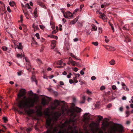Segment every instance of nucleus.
I'll return each instance as SVG.
<instances>
[{
  "instance_id": "nucleus-26",
  "label": "nucleus",
  "mask_w": 133,
  "mask_h": 133,
  "mask_svg": "<svg viewBox=\"0 0 133 133\" xmlns=\"http://www.w3.org/2000/svg\"><path fill=\"white\" fill-rule=\"evenodd\" d=\"M3 120L4 122H6L7 121H8L7 118L6 117H4L3 118Z\"/></svg>"
},
{
  "instance_id": "nucleus-62",
  "label": "nucleus",
  "mask_w": 133,
  "mask_h": 133,
  "mask_svg": "<svg viewBox=\"0 0 133 133\" xmlns=\"http://www.w3.org/2000/svg\"><path fill=\"white\" fill-rule=\"evenodd\" d=\"M63 13L64 14V16L66 18H68V17L67 16V15H65L64 12H63Z\"/></svg>"
},
{
  "instance_id": "nucleus-63",
  "label": "nucleus",
  "mask_w": 133,
  "mask_h": 133,
  "mask_svg": "<svg viewBox=\"0 0 133 133\" xmlns=\"http://www.w3.org/2000/svg\"><path fill=\"white\" fill-rule=\"evenodd\" d=\"M54 38L56 40H57L58 39V37L57 36H54Z\"/></svg>"
},
{
  "instance_id": "nucleus-49",
  "label": "nucleus",
  "mask_w": 133,
  "mask_h": 133,
  "mask_svg": "<svg viewBox=\"0 0 133 133\" xmlns=\"http://www.w3.org/2000/svg\"><path fill=\"white\" fill-rule=\"evenodd\" d=\"M58 31V30H54L52 32V34H55Z\"/></svg>"
},
{
  "instance_id": "nucleus-6",
  "label": "nucleus",
  "mask_w": 133,
  "mask_h": 133,
  "mask_svg": "<svg viewBox=\"0 0 133 133\" xmlns=\"http://www.w3.org/2000/svg\"><path fill=\"white\" fill-rule=\"evenodd\" d=\"M59 104V103L58 100H55L54 101L53 104L51 106V109H55Z\"/></svg>"
},
{
  "instance_id": "nucleus-1",
  "label": "nucleus",
  "mask_w": 133,
  "mask_h": 133,
  "mask_svg": "<svg viewBox=\"0 0 133 133\" xmlns=\"http://www.w3.org/2000/svg\"><path fill=\"white\" fill-rule=\"evenodd\" d=\"M45 115L48 117V118L46 121V127L47 128H48L45 133H55L57 132L59 129L58 127H55L53 128L52 125H51V122L52 120L57 121L58 118L61 116L62 112H60L59 111L55 112L54 116L51 117L49 115V111H47L44 112Z\"/></svg>"
},
{
  "instance_id": "nucleus-3",
  "label": "nucleus",
  "mask_w": 133,
  "mask_h": 133,
  "mask_svg": "<svg viewBox=\"0 0 133 133\" xmlns=\"http://www.w3.org/2000/svg\"><path fill=\"white\" fill-rule=\"evenodd\" d=\"M62 114H63L64 112L66 111V113L68 114L69 113H70V118L69 120L66 121L62 125V127H63L65 126V124L66 123L69 124L70 122H74L76 119V115L75 113L79 112L81 111V109L78 107H76L74 108H71L70 109H67L66 107L64 105L63 106L61 107Z\"/></svg>"
},
{
  "instance_id": "nucleus-31",
  "label": "nucleus",
  "mask_w": 133,
  "mask_h": 133,
  "mask_svg": "<svg viewBox=\"0 0 133 133\" xmlns=\"http://www.w3.org/2000/svg\"><path fill=\"white\" fill-rule=\"evenodd\" d=\"M9 4L10 6H13L15 5V3L13 2H9Z\"/></svg>"
},
{
  "instance_id": "nucleus-55",
  "label": "nucleus",
  "mask_w": 133,
  "mask_h": 133,
  "mask_svg": "<svg viewBox=\"0 0 133 133\" xmlns=\"http://www.w3.org/2000/svg\"><path fill=\"white\" fill-rule=\"evenodd\" d=\"M21 22H22L23 21V16L22 15L20 16Z\"/></svg>"
},
{
  "instance_id": "nucleus-44",
  "label": "nucleus",
  "mask_w": 133,
  "mask_h": 133,
  "mask_svg": "<svg viewBox=\"0 0 133 133\" xmlns=\"http://www.w3.org/2000/svg\"><path fill=\"white\" fill-rule=\"evenodd\" d=\"M112 106V104L111 103H109L107 106V107L108 108H110Z\"/></svg>"
},
{
  "instance_id": "nucleus-28",
  "label": "nucleus",
  "mask_w": 133,
  "mask_h": 133,
  "mask_svg": "<svg viewBox=\"0 0 133 133\" xmlns=\"http://www.w3.org/2000/svg\"><path fill=\"white\" fill-rule=\"evenodd\" d=\"M110 50L111 51H114L115 50V49L114 48L110 46L109 48Z\"/></svg>"
},
{
  "instance_id": "nucleus-37",
  "label": "nucleus",
  "mask_w": 133,
  "mask_h": 133,
  "mask_svg": "<svg viewBox=\"0 0 133 133\" xmlns=\"http://www.w3.org/2000/svg\"><path fill=\"white\" fill-rule=\"evenodd\" d=\"M37 8H36L34 12V15H35V16H36V15L37 14Z\"/></svg>"
},
{
  "instance_id": "nucleus-38",
  "label": "nucleus",
  "mask_w": 133,
  "mask_h": 133,
  "mask_svg": "<svg viewBox=\"0 0 133 133\" xmlns=\"http://www.w3.org/2000/svg\"><path fill=\"white\" fill-rule=\"evenodd\" d=\"M7 10L10 13L11 12V10L10 9V7L9 6H8L7 8Z\"/></svg>"
},
{
  "instance_id": "nucleus-12",
  "label": "nucleus",
  "mask_w": 133,
  "mask_h": 133,
  "mask_svg": "<svg viewBox=\"0 0 133 133\" xmlns=\"http://www.w3.org/2000/svg\"><path fill=\"white\" fill-rule=\"evenodd\" d=\"M121 84L123 87V88L124 90L128 91H129V89L123 82H122Z\"/></svg>"
},
{
  "instance_id": "nucleus-11",
  "label": "nucleus",
  "mask_w": 133,
  "mask_h": 133,
  "mask_svg": "<svg viewBox=\"0 0 133 133\" xmlns=\"http://www.w3.org/2000/svg\"><path fill=\"white\" fill-rule=\"evenodd\" d=\"M109 125V123L107 122H103L102 124V125L103 126L102 128L104 129H105L106 127L108 126Z\"/></svg>"
},
{
  "instance_id": "nucleus-16",
  "label": "nucleus",
  "mask_w": 133,
  "mask_h": 133,
  "mask_svg": "<svg viewBox=\"0 0 133 133\" xmlns=\"http://www.w3.org/2000/svg\"><path fill=\"white\" fill-rule=\"evenodd\" d=\"M36 112L37 115L41 117L42 116V113L41 110H37L36 111Z\"/></svg>"
},
{
  "instance_id": "nucleus-10",
  "label": "nucleus",
  "mask_w": 133,
  "mask_h": 133,
  "mask_svg": "<svg viewBox=\"0 0 133 133\" xmlns=\"http://www.w3.org/2000/svg\"><path fill=\"white\" fill-rule=\"evenodd\" d=\"M56 41L55 40H53L52 41L51 48V49H54L56 47Z\"/></svg>"
},
{
  "instance_id": "nucleus-2",
  "label": "nucleus",
  "mask_w": 133,
  "mask_h": 133,
  "mask_svg": "<svg viewBox=\"0 0 133 133\" xmlns=\"http://www.w3.org/2000/svg\"><path fill=\"white\" fill-rule=\"evenodd\" d=\"M35 102V99L30 98H27L24 96L23 99L20 101L18 102L17 106L20 109H24L28 115H30L34 113V110L32 109L26 110V109L33 107Z\"/></svg>"
},
{
  "instance_id": "nucleus-59",
  "label": "nucleus",
  "mask_w": 133,
  "mask_h": 133,
  "mask_svg": "<svg viewBox=\"0 0 133 133\" xmlns=\"http://www.w3.org/2000/svg\"><path fill=\"white\" fill-rule=\"evenodd\" d=\"M79 10V9H76L74 11V12H73V14H74L75 12H77Z\"/></svg>"
},
{
  "instance_id": "nucleus-24",
  "label": "nucleus",
  "mask_w": 133,
  "mask_h": 133,
  "mask_svg": "<svg viewBox=\"0 0 133 133\" xmlns=\"http://www.w3.org/2000/svg\"><path fill=\"white\" fill-rule=\"evenodd\" d=\"M32 27L34 29H38V26L37 25H36L34 24H33L32 25Z\"/></svg>"
},
{
  "instance_id": "nucleus-39",
  "label": "nucleus",
  "mask_w": 133,
  "mask_h": 133,
  "mask_svg": "<svg viewBox=\"0 0 133 133\" xmlns=\"http://www.w3.org/2000/svg\"><path fill=\"white\" fill-rule=\"evenodd\" d=\"M109 25L111 26L112 29L113 31L114 30V28L113 26V25L112 24H111L110 22L109 23Z\"/></svg>"
},
{
  "instance_id": "nucleus-48",
  "label": "nucleus",
  "mask_w": 133,
  "mask_h": 133,
  "mask_svg": "<svg viewBox=\"0 0 133 133\" xmlns=\"http://www.w3.org/2000/svg\"><path fill=\"white\" fill-rule=\"evenodd\" d=\"M69 82L70 84H72L74 83V81L70 79L69 80Z\"/></svg>"
},
{
  "instance_id": "nucleus-43",
  "label": "nucleus",
  "mask_w": 133,
  "mask_h": 133,
  "mask_svg": "<svg viewBox=\"0 0 133 133\" xmlns=\"http://www.w3.org/2000/svg\"><path fill=\"white\" fill-rule=\"evenodd\" d=\"M72 75V74L71 73H70L69 74L67 75V77L68 78H70L71 77V76Z\"/></svg>"
},
{
  "instance_id": "nucleus-21",
  "label": "nucleus",
  "mask_w": 133,
  "mask_h": 133,
  "mask_svg": "<svg viewBox=\"0 0 133 133\" xmlns=\"http://www.w3.org/2000/svg\"><path fill=\"white\" fill-rule=\"evenodd\" d=\"M17 48L18 49H22V44L21 43H19V45L18 46Z\"/></svg>"
},
{
  "instance_id": "nucleus-23",
  "label": "nucleus",
  "mask_w": 133,
  "mask_h": 133,
  "mask_svg": "<svg viewBox=\"0 0 133 133\" xmlns=\"http://www.w3.org/2000/svg\"><path fill=\"white\" fill-rule=\"evenodd\" d=\"M125 114L126 115V117H128L129 115H130V112L129 111L127 110L125 112Z\"/></svg>"
},
{
  "instance_id": "nucleus-9",
  "label": "nucleus",
  "mask_w": 133,
  "mask_h": 133,
  "mask_svg": "<svg viewBox=\"0 0 133 133\" xmlns=\"http://www.w3.org/2000/svg\"><path fill=\"white\" fill-rule=\"evenodd\" d=\"M99 14L100 15L99 17L102 18L105 21H106L107 20V17L105 15L104 13H102L100 12H99Z\"/></svg>"
},
{
  "instance_id": "nucleus-61",
  "label": "nucleus",
  "mask_w": 133,
  "mask_h": 133,
  "mask_svg": "<svg viewBox=\"0 0 133 133\" xmlns=\"http://www.w3.org/2000/svg\"><path fill=\"white\" fill-rule=\"evenodd\" d=\"M119 109L120 111H122L123 110V108L122 107H120L119 108Z\"/></svg>"
},
{
  "instance_id": "nucleus-32",
  "label": "nucleus",
  "mask_w": 133,
  "mask_h": 133,
  "mask_svg": "<svg viewBox=\"0 0 133 133\" xmlns=\"http://www.w3.org/2000/svg\"><path fill=\"white\" fill-rule=\"evenodd\" d=\"M92 44L95 46H97L98 45V43L97 42H92Z\"/></svg>"
},
{
  "instance_id": "nucleus-64",
  "label": "nucleus",
  "mask_w": 133,
  "mask_h": 133,
  "mask_svg": "<svg viewBox=\"0 0 133 133\" xmlns=\"http://www.w3.org/2000/svg\"><path fill=\"white\" fill-rule=\"evenodd\" d=\"M87 92L88 94L91 93V92L90 91H89V90H87Z\"/></svg>"
},
{
  "instance_id": "nucleus-15",
  "label": "nucleus",
  "mask_w": 133,
  "mask_h": 133,
  "mask_svg": "<svg viewBox=\"0 0 133 133\" xmlns=\"http://www.w3.org/2000/svg\"><path fill=\"white\" fill-rule=\"evenodd\" d=\"M66 15H67V16L68 17H70L71 18L73 17V15L71 13L70 11H68L66 12Z\"/></svg>"
},
{
  "instance_id": "nucleus-54",
  "label": "nucleus",
  "mask_w": 133,
  "mask_h": 133,
  "mask_svg": "<svg viewBox=\"0 0 133 133\" xmlns=\"http://www.w3.org/2000/svg\"><path fill=\"white\" fill-rule=\"evenodd\" d=\"M123 100H125L126 99V97L125 96H123L122 98Z\"/></svg>"
},
{
  "instance_id": "nucleus-13",
  "label": "nucleus",
  "mask_w": 133,
  "mask_h": 133,
  "mask_svg": "<svg viewBox=\"0 0 133 133\" xmlns=\"http://www.w3.org/2000/svg\"><path fill=\"white\" fill-rule=\"evenodd\" d=\"M26 68L29 71H30L31 68V64L29 63H28L26 64Z\"/></svg>"
},
{
  "instance_id": "nucleus-45",
  "label": "nucleus",
  "mask_w": 133,
  "mask_h": 133,
  "mask_svg": "<svg viewBox=\"0 0 133 133\" xmlns=\"http://www.w3.org/2000/svg\"><path fill=\"white\" fill-rule=\"evenodd\" d=\"M70 55L72 57L74 58L75 57V56L72 53H70Z\"/></svg>"
},
{
  "instance_id": "nucleus-53",
  "label": "nucleus",
  "mask_w": 133,
  "mask_h": 133,
  "mask_svg": "<svg viewBox=\"0 0 133 133\" xmlns=\"http://www.w3.org/2000/svg\"><path fill=\"white\" fill-rule=\"evenodd\" d=\"M59 83H60V85H64V84L63 82L62 81L60 82Z\"/></svg>"
},
{
  "instance_id": "nucleus-41",
  "label": "nucleus",
  "mask_w": 133,
  "mask_h": 133,
  "mask_svg": "<svg viewBox=\"0 0 133 133\" xmlns=\"http://www.w3.org/2000/svg\"><path fill=\"white\" fill-rule=\"evenodd\" d=\"M96 79V77L95 76H93L91 77V79L92 80H95Z\"/></svg>"
},
{
  "instance_id": "nucleus-36",
  "label": "nucleus",
  "mask_w": 133,
  "mask_h": 133,
  "mask_svg": "<svg viewBox=\"0 0 133 133\" xmlns=\"http://www.w3.org/2000/svg\"><path fill=\"white\" fill-rule=\"evenodd\" d=\"M35 36L37 37L38 39H39L40 37L39 34L38 33H37L35 35Z\"/></svg>"
},
{
  "instance_id": "nucleus-50",
  "label": "nucleus",
  "mask_w": 133,
  "mask_h": 133,
  "mask_svg": "<svg viewBox=\"0 0 133 133\" xmlns=\"http://www.w3.org/2000/svg\"><path fill=\"white\" fill-rule=\"evenodd\" d=\"M54 36L52 35H48V37H50L51 38H54Z\"/></svg>"
},
{
  "instance_id": "nucleus-58",
  "label": "nucleus",
  "mask_w": 133,
  "mask_h": 133,
  "mask_svg": "<svg viewBox=\"0 0 133 133\" xmlns=\"http://www.w3.org/2000/svg\"><path fill=\"white\" fill-rule=\"evenodd\" d=\"M39 26L40 27V28L41 29H43L44 27V26L43 25H40Z\"/></svg>"
},
{
  "instance_id": "nucleus-40",
  "label": "nucleus",
  "mask_w": 133,
  "mask_h": 133,
  "mask_svg": "<svg viewBox=\"0 0 133 133\" xmlns=\"http://www.w3.org/2000/svg\"><path fill=\"white\" fill-rule=\"evenodd\" d=\"M37 62L39 64H40L42 63L40 59H38L37 60Z\"/></svg>"
},
{
  "instance_id": "nucleus-18",
  "label": "nucleus",
  "mask_w": 133,
  "mask_h": 133,
  "mask_svg": "<svg viewBox=\"0 0 133 133\" xmlns=\"http://www.w3.org/2000/svg\"><path fill=\"white\" fill-rule=\"evenodd\" d=\"M109 63L111 65H114L115 64V61L114 59H112L109 62Z\"/></svg>"
},
{
  "instance_id": "nucleus-60",
  "label": "nucleus",
  "mask_w": 133,
  "mask_h": 133,
  "mask_svg": "<svg viewBox=\"0 0 133 133\" xmlns=\"http://www.w3.org/2000/svg\"><path fill=\"white\" fill-rule=\"evenodd\" d=\"M74 82L75 83H77L78 81L77 80V79H74Z\"/></svg>"
},
{
  "instance_id": "nucleus-52",
  "label": "nucleus",
  "mask_w": 133,
  "mask_h": 133,
  "mask_svg": "<svg viewBox=\"0 0 133 133\" xmlns=\"http://www.w3.org/2000/svg\"><path fill=\"white\" fill-rule=\"evenodd\" d=\"M80 73L82 75H83L84 74V72L83 70H81V71L80 72Z\"/></svg>"
},
{
  "instance_id": "nucleus-47",
  "label": "nucleus",
  "mask_w": 133,
  "mask_h": 133,
  "mask_svg": "<svg viewBox=\"0 0 133 133\" xmlns=\"http://www.w3.org/2000/svg\"><path fill=\"white\" fill-rule=\"evenodd\" d=\"M84 5H81L80 6V11H81L82 9V8L83 7Z\"/></svg>"
},
{
  "instance_id": "nucleus-42",
  "label": "nucleus",
  "mask_w": 133,
  "mask_h": 133,
  "mask_svg": "<svg viewBox=\"0 0 133 133\" xmlns=\"http://www.w3.org/2000/svg\"><path fill=\"white\" fill-rule=\"evenodd\" d=\"M112 88L113 90H115L116 89V87L115 85H113L112 86Z\"/></svg>"
},
{
  "instance_id": "nucleus-5",
  "label": "nucleus",
  "mask_w": 133,
  "mask_h": 133,
  "mask_svg": "<svg viewBox=\"0 0 133 133\" xmlns=\"http://www.w3.org/2000/svg\"><path fill=\"white\" fill-rule=\"evenodd\" d=\"M90 117L89 113H85L83 115V121L87 124L88 123L90 119Z\"/></svg>"
},
{
  "instance_id": "nucleus-27",
  "label": "nucleus",
  "mask_w": 133,
  "mask_h": 133,
  "mask_svg": "<svg viewBox=\"0 0 133 133\" xmlns=\"http://www.w3.org/2000/svg\"><path fill=\"white\" fill-rule=\"evenodd\" d=\"M32 130L31 128H27L26 130V131L28 133H29Z\"/></svg>"
},
{
  "instance_id": "nucleus-14",
  "label": "nucleus",
  "mask_w": 133,
  "mask_h": 133,
  "mask_svg": "<svg viewBox=\"0 0 133 133\" xmlns=\"http://www.w3.org/2000/svg\"><path fill=\"white\" fill-rule=\"evenodd\" d=\"M78 18H76L73 20L71 21L70 22V24H74L78 21Z\"/></svg>"
},
{
  "instance_id": "nucleus-22",
  "label": "nucleus",
  "mask_w": 133,
  "mask_h": 133,
  "mask_svg": "<svg viewBox=\"0 0 133 133\" xmlns=\"http://www.w3.org/2000/svg\"><path fill=\"white\" fill-rule=\"evenodd\" d=\"M16 56L18 58H21L23 57V55L22 54H18Z\"/></svg>"
},
{
  "instance_id": "nucleus-30",
  "label": "nucleus",
  "mask_w": 133,
  "mask_h": 133,
  "mask_svg": "<svg viewBox=\"0 0 133 133\" xmlns=\"http://www.w3.org/2000/svg\"><path fill=\"white\" fill-rule=\"evenodd\" d=\"M97 116L99 118L98 120L99 121H101L103 118V117L100 115H98Z\"/></svg>"
},
{
  "instance_id": "nucleus-51",
  "label": "nucleus",
  "mask_w": 133,
  "mask_h": 133,
  "mask_svg": "<svg viewBox=\"0 0 133 133\" xmlns=\"http://www.w3.org/2000/svg\"><path fill=\"white\" fill-rule=\"evenodd\" d=\"M74 42H77L78 40V38H76L73 39Z\"/></svg>"
},
{
  "instance_id": "nucleus-56",
  "label": "nucleus",
  "mask_w": 133,
  "mask_h": 133,
  "mask_svg": "<svg viewBox=\"0 0 133 133\" xmlns=\"http://www.w3.org/2000/svg\"><path fill=\"white\" fill-rule=\"evenodd\" d=\"M54 51H55L56 52H57V53H58L59 54H60V53L59 52H58V50L57 49H55L54 50Z\"/></svg>"
},
{
  "instance_id": "nucleus-33",
  "label": "nucleus",
  "mask_w": 133,
  "mask_h": 133,
  "mask_svg": "<svg viewBox=\"0 0 133 133\" xmlns=\"http://www.w3.org/2000/svg\"><path fill=\"white\" fill-rule=\"evenodd\" d=\"M25 7H26L28 9H30L31 8V7L30 6L29 4L28 3H27L25 5Z\"/></svg>"
},
{
  "instance_id": "nucleus-20",
  "label": "nucleus",
  "mask_w": 133,
  "mask_h": 133,
  "mask_svg": "<svg viewBox=\"0 0 133 133\" xmlns=\"http://www.w3.org/2000/svg\"><path fill=\"white\" fill-rule=\"evenodd\" d=\"M70 63L73 66H75L76 65V64L77 63V62L73 61H71L70 62Z\"/></svg>"
},
{
  "instance_id": "nucleus-8",
  "label": "nucleus",
  "mask_w": 133,
  "mask_h": 133,
  "mask_svg": "<svg viewBox=\"0 0 133 133\" xmlns=\"http://www.w3.org/2000/svg\"><path fill=\"white\" fill-rule=\"evenodd\" d=\"M50 98H49L48 99V102L46 100L45 98H43L42 100V104L43 105H48L49 102L50 100Z\"/></svg>"
},
{
  "instance_id": "nucleus-17",
  "label": "nucleus",
  "mask_w": 133,
  "mask_h": 133,
  "mask_svg": "<svg viewBox=\"0 0 133 133\" xmlns=\"http://www.w3.org/2000/svg\"><path fill=\"white\" fill-rule=\"evenodd\" d=\"M92 28L91 29L92 31H96L97 30V27L94 24L92 25Z\"/></svg>"
},
{
  "instance_id": "nucleus-25",
  "label": "nucleus",
  "mask_w": 133,
  "mask_h": 133,
  "mask_svg": "<svg viewBox=\"0 0 133 133\" xmlns=\"http://www.w3.org/2000/svg\"><path fill=\"white\" fill-rule=\"evenodd\" d=\"M2 48L3 51H6L8 49L5 46L2 47Z\"/></svg>"
},
{
  "instance_id": "nucleus-19",
  "label": "nucleus",
  "mask_w": 133,
  "mask_h": 133,
  "mask_svg": "<svg viewBox=\"0 0 133 133\" xmlns=\"http://www.w3.org/2000/svg\"><path fill=\"white\" fill-rule=\"evenodd\" d=\"M31 80L32 82L35 81L36 82V84H37V80L36 79L34 76H33L31 78Z\"/></svg>"
},
{
  "instance_id": "nucleus-57",
  "label": "nucleus",
  "mask_w": 133,
  "mask_h": 133,
  "mask_svg": "<svg viewBox=\"0 0 133 133\" xmlns=\"http://www.w3.org/2000/svg\"><path fill=\"white\" fill-rule=\"evenodd\" d=\"M67 72L65 71H64V72L62 74L63 75H66L67 74Z\"/></svg>"
},
{
  "instance_id": "nucleus-7",
  "label": "nucleus",
  "mask_w": 133,
  "mask_h": 133,
  "mask_svg": "<svg viewBox=\"0 0 133 133\" xmlns=\"http://www.w3.org/2000/svg\"><path fill=\"white\" fill-rule=\"evenodd\" d=\"M26 90L25 89H22L20 90V93L18 95V98H20L25 95Z\"/></svg>"
},
{
  "instance_id": "nucleus-34",
  "label": "nucleus",
  "mask_w": 133,
  "mask_h": 133,
  "mask_svg": "<svg viewBox=\"0 0 133 133\" xmlns=\"http://www.w3.org/2000/svg\"><path fill=\"white\" fill-rule=\"evenodd\" d=\"M104 38H105V42L106 43H108L109 41V40L108 39L107 37V36H105L104 37Z\"/></svg>"
},
{
  "instance_id": "nucleus-35",
  "label": "nucleus",
  "mask_w": 133,
  "mask_h": 133,
  "mask_svg": "<svg viewBox=\"0 0 133 133\" xmlns=\"http://www.w3.org/2000/svg\"><path fill=\"white\" fill-rule=\"evenodd\" d=\"M105 89V87L104 86H102L100 88V89L101 90H104Z\"/></svg>"
},
{
  "instance_id": "nucleus-29",
  "label": "nucleus",
  "mask_w": 133,
  "mask_h": 133,
  "mask_svg": "<svg viewBox=\"0 0 133 133\" xmlns=\"http://www.w3.org/2000/svg\"><path fill=\"white\" fill-rule=\"evenodd\" d=\"M99 32V33H102V29L101 28L99 27L98 28Z\"/></svg>"
},
{
  "instance_id": "nucleus-4",
  "label": "nucleus",
  "mask_w": 133,
  "mask_h": 133,
  "mask_svg": "<svg viewBox=\"0 0 133 133\" xmlns=\"http://www.w3.org/2000/svg\"><path fill=\"white\" fill-rule=\"evenodd\" d=\"M113 126H110L108 129V133H118L122 132L124 131L123 127L121 124H118L117 125H115ZM98 133H107L105 132H103L102 130H101L98 131Z\"/></svg>"
},
{
  "instance_id": "nucleus-46",
  "label": "nucleus",
  "mask_w": 133,
  "mask_h": 133,
  "mask_svg": "<svg viewBox=\"0 0 133 133\" xmlns=\"http://www.w3.org/2000/svg\"><path fill=\"white\" fill-rule=\"evenodd\" d=\"M73 70L75 71L76 72L78 71V69L77 68L75 67L74 69Z\"/></svg>"
}]
</instances>
